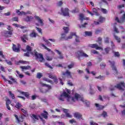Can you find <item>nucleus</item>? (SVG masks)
Here are the masks:
<instances>
[{
    "label": "nucleus",
    "mask_w": 125,
    "mask_h": 125,
    "mask_svg": "<svg viewBox=\"0 0 125 125\" xmlns=\"http://www.w3.org/2000/svg\"><path fill=\"white\" fill-rule=\"evenodd\" d=\"M71 93L70 90L67 89L66 91H64L63 93L59 97V100L61 101H64V98H66V100L69 104H73L74 102H76L79 98H80V95L79 94H75L74 97H72L69 94Z\"/></svg>",
    "instance_id": "obj_1"
},
{
    "label": "nucleus",
    "mask_w": 125,
    "mask_h": 125,
    "mask_svg": "<svg viewBox=\"0 0 125 125\" xmlns=\"http://www.w3.org/2000/svg\"><path fill=\"white\" fill-rule=\"evenodd\" d=\"M32 55L35 57V59L37 61H39L41 63L44 61L43 56L41 53H39L37 51L34 50Z\"/></svg>",
    "instance_id": "obj_2"
},
{
    "label": "nucleus",
    "mask_w": 125,
    "mask_h": 125,
    "mask_svg": "<svg viewBox=\"0 0 125 125\" xmlns=\"http://www.w3.org/2000/svg\"><path fill=\"white\" fill-rule=\"evenodd\" d=\"M40 83L41 86H45L47 88L46 89H45L44 88H42L40 90L41 92H42V93H46V92H48V90H49V89H51V86H50L48 84H46L45 83H43L42 82H40Z\"/></svg>",
    "instance_id": "obj_3"
},
{
    "label": "nucleus",
    "mask_w": 125,
    "mask_h": 125,
    "mask_svg": "<svg viewBox=\"0 0 125 125\" xmlns=\"http://www.w3.org/2000/svg\"><path fill=\"white\" fill-rule=\"evenodd\" d=\"M125 87V82H121L118 84H117L116 86H115L114 87H113V86H111L110 87V90H115V88H118L120 90H124V88Z\"/></svg>",
    "instance_id": "obj_4"
},
{
    "label": "nucleus",
    "mask_w": 125,
    "mask_h": 125,
    "mask_svg": "<svg viewBox=\"0 0 125 125\" xmlns=\"http://www.w3.org/2000/svg\"><path fill=\"white\" fill-rule=\"evenodd\" d=\"M76 56H77V57H78V58H80V57H88V55H87V54L83 52V50L78 51L76 53Z\"/></svg>",
    "instance_id": "obj_5"
},
{
    "label": "nucleus",
    "mask_w": 125,
    "mask_h": 125,
    "mask_svg": "<svg viewBox=\"0 0 125 125\" xmlns=\"http://www.w3.org/2000/svg\"><path fill=\"white\" fill-rule=\"evenodd\" d=\"M109 63L111 64L112 70L114 72V74L115 76H117L118 75V70H117V67L115 66V62H111L109 61Z\"/></svg>",
    "instance_id": "obj_6"
},
{
    "label": "nucleus",
    "mask_w": 125,
    "mask_h": 125,
    "mask_svg": "<svg viewBox=\"0 0 125 125\" xmlns=\"http://www.w3.org/2000/svg\"><path fill=\"white\" fill-rule=\"evenodd\" d=\"M116 21L118 22V23H125V12L124 13V14L121 16L120 19H119V18L116 17L115 18Z\"/></svg>",
    "instance_id": "obj_7"
},
{
    "label": "nucleus",
    "mask_w": 125,
    "mask_h": 125,
    "mask_svg": "<svg viewBox=\"0 0 125 125\" xmlns=\"http://www.w3.org/2000/svg\"><path fill=\"white\" fill-rule=\"evenodd\" d=\"M21 48V46L19 44H18L17 46H16V45L14 44H13V50L15 51V52H20Z\"/></svg>",
    "instance_id": "obj_8"
},
{
    "label": "nucleus",
    "mask_w": 125,
    "mask_h": 125,
    "mask_svg": "<svg viewBox=\"0 0 125 125\" xmlns=\"http://www.w3.org/2000/svg\"><path fill=\"white\" fill-rule=\"evenodd\" d=\"M92 10H93V12L94 14L91 13L89 11H87V12H88V13H89V14H90L91 15V16H93V15H94V14H95V15H96V16H99V13H98V10H97V9H96V8H93Z\"/></svg>",
    "instance_id": "obj_9"
},
{
    "label": "nucleus",
    "mask_w": 125,
    "mask_h": 125,
    "mask_svg": "<svg viewBox=\"0 0 125 125\" xmlns=\"http://www.w3.org/2000/svg\"><path fill=\"white\" fill-rule=\"evenodd\" d=\"M89 46L90 47H92V48H96L97 50L99 49V50H103V48L98 46V45L97 44H89Z\"/></svg>",
    "instance_id": "obj_10"
},
{
    "label": "nucleus",
    "mask_w": 125,
    "mask_h": 125,
    "mask_svg": "<svg viewBox=\"0 0 125 125\" xmlns=\"http://www.w3.org/2000/svg\"><path fill=\"white\" fill-rule=\"evenodd\" d=\"M79 100H81V101H82V102H83L84 103V104H85V105L87 107H89V105H90V103H89V102H88V101H84L83 98L81 97V95H80V98H79L77 101H78Z\"/></svg>",
    "instance_id": "obj_11"
},
{
    "label": "nucleus",
    "mask_w": 125,
    "mask_h": 125,
    "mask_svg": "<svg viewBox=\"0 0 125 125\" xmlns=\"http://www.w3.org/2000/svg\"><path fill=\"white\" fill-rule=\"evenodd\" d=\"M61 10L63 16H69V9L65 8L63 10V8H62Z\"/></svg>",
    "instance_id": "obj_12"
},
{
    "label": "nucleus",
    "mask_w": 125,
    "mask_h": 125,
    "mask_svg": "<svg viewBox=\"0 0 125 125\" xmlns=\"http://www.w3.org/2000/svg\"><path fill=\"white\" fill-rule=\"evenodd\" d=\"M62 75L63 76H66L67 78H72V75H71V72H70L69 70H67L65 72L62 71Z\"/></svg>",
    "instance_id": "obj_13"
},
{
    "label": "nucleus",
    "mask_w": 125,
    "mask_h": 125,
    "mask_svg": "<svg viewBox=\"0 0 125 125\" xmlns=\"http://www.w3.org/2000/svg\"><path fill=\"white\" fill-rule=\"evenodd\" d=\"M36 20L38 21V23H40L41 26H43V22L42 21V20L40 18L39 16H34Z\"/></svg>",
    "instance_id": "obj_14"
},
{
    "label": "nucleus",
    "mask_w": 125,
    "mask_h": 125,
    "mask_svg": "<svg viewBox=\"0 0 125 125\" xmlns=\"http://www.w3.org/2000/svg\"><path fill=\"white\" fill-rule=\"evenodd\" d=\"M31 118L35 121V120H37L38 121L39 118L41 119L42 121H44L43 119H42V116L41 115H36L35 114H32L31 116Z\"/></svg>",
    "instance_id": "obj_15"
},
{
    "label": "nucleus",
    "mask_w": 125,
    "mask_h": 125,
    "mask_svg": "<svg viewBox=\"0 0 125 125\" xmlns=\"http://www.w3.org/2000/svg\"><path fill=\"white\" fill-rule=\"evenodd\" d=\"M24 21H26V22H31V21H33V20H34V17L31 16H27L24 19Z\"/></svg>",
    "instance_id": "obj_16"
},
{
    "label": "nucleus",
    "mask_w": 125,
    "mask_h": 125,
    "mask_svg": "<svg viewBox=\"0 0 125 125\" xmlns=\"http://www.w3.org/2000/svg\"><path fill=\"white\" fill-rule=\"evenodd\" d=\"M15 117L17 120V121H18V123H20V122H23V121H24V118H23V115H21V117H20L19 118H18V116H17V115H15Z\"/></svg>",
    "instance_id": "obj_17"
},
{
    "label": "nucleus",
    "mask_w": 125,
    "mask_h": 125,
    "mask_svg": "<svg viewBox=\"0 0 125 125\" xmlns=\"http://www.w3.org/2000/svg\"><path fill=\"white\" fill-rule=\"evenodd\" d=\"M74 116L75 118H76V119H83V115L81 114V113L79 112H76L74 114Z\"/></svg>",
    "instance_id": "obj_18"
},
{
    "label": "nucleus",
    "mask_w": 125,
    "mask_h": 125,
    "mask_svg": "<svg viewBox=\"0 0 125 125\" xmlns=\"http://www.w3.org/2000/svg\"><path fill=\"white\" fill-rule=\"evenodd\" d=\"M55 51L59 54V56L58 57L59 59H63L64 57L63 56V55L62 54V53L60 52V51L58 50H55Z\"/></svg>",
    "instance_id": "obj_19"
},
{
    "label": "nucleus",
    "mask_w": 125,
    "mask_h": 125,
    "mask_svg": "<svg viewBox=\"0 0 125 125\" xmlns=\"http://www.w3.org/2000/svg\"><path fill=\"white\" fill-rule=\"evenodd\" d=\"M79 17L80 20L81 21H83V20H88V18L84 17V16L83 14H80L79 15Z\"/></svg>",
    "instance_id": "obj_20"
},
{
    "label": "nucleus",
    "mask_w": 125,
    "mask_h": 125,
    "mask_svg": "<svg viewBox=\"0 0 125 125\" xmlns=\"http://www.w3.org/2000/svg\"><path fill=\"white\" fill-rule=\"evenodd\" d=\"M44 113H41V116L43 117L44 119H45L46 120H47L48 118L47 116H48V113H47V112H46V111H44Z\"/></svg>",
    "instance_id": "obj_21"
},
{
    "label": "nucleus",
    "mask_w": 125,
    "mask_h": 125,
    "mask_svg": "<svg viewBox=\"0 0 125 125\" xmlns=\"http://www.w3.org/2000/svg\"><path fill=\"white\" fill-rule=\"evenodd\" d=\"M38 36V33H36V30H33L31 33L30 34L31 38H36Z\"/></svg>",
    "instance_id": "obj_22"
},
{
    "label": "nucleus",
    "mask_w": 125,
    "mask_h": 125,
    "mask_svg": "<svg viewBox=\"0 0 125 125\" xmlns=\"http://www.w3.org/2000/svg\"><path fill=\"white\" fill-rule=\"evenodd\" d=\"M75 35L76 33H70V36L65 38V41H67V40H71V39H73V36H75Z\"/></svg>",
    "instance_id": "obj_23"
},
{
    "label": "nucleus",
    "mask_w": 125,
    "mask_h": 125,
    "mask_svg": "<svg viewBox=\"0 0 125 125\" xmlns=\"http://www.w3.org/2000/svg\"><path fill=\"white\" fill-rule=\"evenodd\" d=\"M26 50L27 51V52H30V54H32V55H33V53H34V52L32 51V47H31V46L29 45H27Z\"/></svg>",
    "instance_id": "obj_24"
},
{
    "label": "nucleus",
    "mask_w": 125,
    "mask_h": 125,
    "mask_svg": "<svg viewBox=\"0 0 125 125\" xmlns=\"http://www.w3.org/2000/svg\"><path fill=\"white\" fill-rule=\"evenodd\" d=\"M21 40L23 42H26L25 40H28V36H27V35H23V36L21 37Z\"/></svg>",
    "instance_id": "obj_25"
},
{
    "label": "nucleus",
    "mask_w": 125,
    "mask_h": 125,
    "mask_svg": "<svg viewBox=\"0 0 125 125\" xmlns=\"http://www.w3.org/2000/svg\"><path fill=\"white\" fill-rule=\"evenodd\" d=\"M42 39L46 42V44L47 45H49V46H51V43L49 41H48L47 40H46L44 37H42Z\"/></svg>",
    "instance_id": "obj_26"
},
{
    "label": "nucleus",
    "mask_w": 125,
    "mask_h": 125,
    "mask_svg": "<svg viewBox=\"0 0 125 125\" xmlns=\"http://www.w3.org/2000/svg\"><path fill=\"white\" fill-rule=\"evenodd\" d=\"M20 92L21 94H22L23 95H24V96H25V97H26L27 98H29V93L27 92H22V91H20Z\"/></svg>",
    "instance_id": "obj_27"
},
{
    "label": "nucleus",
    "mask_w": 125,
    "mask_h": 125,
    "mask_svg": "<svg viewBox=\"0 0 125 125\" xmlns=\"http://www.w3.org/2000/svg\"><path fill=\"white\" fill-rule=\"evenodd\" d=\"M20 68L22 70H31V66H21Z\"/></svg>",
    "instance_id": "obj_28"
},
{
    "label": "nucleus",
    "mask_w": 125,
    "mask_h": 125,
    "mask_svg": "<svg viewBox=\"0 0 125 125\" xmlns=\"http://www.w3.org/2000/svg\"><path fill=\"white\" fill-rule=\"evenodd\" d=\"M114 38L117 41V42L120 43L121 42V38L116 35H114Z\"/></svg>",
    "instance_id": "obj_29"
},
{
    "label": "nucleus",
    "mask_w": 125,
    "mask_h": 125,
    "mask_svg": "<svg viewBox=\"0 0 125 125\" xmlns=\"http://www.w3.org/2000/svg\"><path fill=\"white\" fill-rule=\"evenodd\" d=\"M43 81H45V82H47L48 83H51V84H53L54 83L53 81L47 78H43Z\"/></svg>",
    "instance_id": "obj_30"
},
{
    "label": "nucleus",
    "mask_w": 125,
    "mask_h": 125,
    "mask_svg": "<svg viewBox=\"0 0 125 125\" xmlns=\"http://www.w3.org/2000/svg\"><path fill=\"white\" fill-rule=\"evenodd\" d=\"M63 30L64 32V34H68L69 33V27H63Z\"/></svg>",
    "instance_id": "obj_31"
},
{
    "label": "nucleus",
    "mask_w": 125,
    "mask_h": 125,
    "mask_svg": "<svg viewBox=\"0 0 125 125\" xmlns=\"http://www.w3.org/2000/svg\"><path fill=\"white\" fill-rule=\"evenodd\" d=\"M74 36H75V42H81V41H80V37L76 35V33Z\"/></svg>",
    "instance_id": "obj_32"
},
{
    "label": "nucleus",
    "mask_w": 125,
    "mask_h": 125,
    "mask_svg": "<svg viewBox=\"0 0 125 125\" xmlns=\"http://www.w3.org/2000/svg\"><path fill=\"white\" fill-rule=\"evenodd\" d=\"M40 45H41L42 46V47H44V48L45 49L47 50V51H51V50L50 49H49V48H47V47H46L44 44H42V43H40Z\"/></svg>",
    "instance_id": "obj_33"
},
{
    "label": "nucleus",
    "mask_w": 125,
    "mask_h": 125,
    "mask_svg": "<svg viewBox=\"0 0 125 125\" xmlns=\"http://www.w3.org/2000/svg\"><path fill=\"white\" fill-rule=\"evenodd\" d=\"M66 33H62L61 34V40H66Z\"/></svg>",
    "instance_id": "obj_34"
},
{
    "label": "nucleus",
    "mask_w": 125,
    "mask_h": 125,
    "mask_svg": "<svg viewBox=\"0 0 125 125\" xmlns=\"http://www.w3.org/2000/svg\"><path fill=\"white\" fill-rule=\"evenodd\" d=\"M21 112H22L23 116H24V117H26V116H28V113L27 112V110L22 108L21 109Z\"/></svg>",
    "instance_id": "obj_35"
},
{
    "label": "nucleus",
    "mask_w": 125,
    "mask_h": 125,
    "mask_svg": "<svg viewBox=\"0 0 125 125\" xmlns=\"http://www.w3.org/2000/svg\"><path fill=\"white\" fill-rule=\"evenodd\" d=\"M104 21H105V19L103 17H100L99 19V22L100 23H103Z\"/></svg>",
    "instance_id": "obj_36"
},
{
    "label": "nucleus",
    "mask_w": 125,
    "mask_h": 125,
    "mask_svg": "<svg viewBox=\"0 0 125 125\" xmlns=\"http://www.w3.org/2000/svg\"><path fill=\"white\" fill-rule=\"evenodd\" d=\"M95 79H100V80H101L102 81H103L105 79V77L104 76H102L101 75H100L98 77H96Z\"/></svg>",
    "instance_id": "obj_37"
},
{
    "label": "nucleus",
    "mask_w": 125,
    "mask_h": 125,
    "mask_svg": "<svg viewBox=\"0 0 125 125\" xmlns=\"http://www.w3.org/2000/svg\"><path fill=\"white\" fill-rule=\"evenodd\" d=\"M85 36H92V33H91V32L90 31H85Z\"/></svg>",
    "instance_id": "obj_38"
},
{
    "label": "nucleus",
    "mask_w": 125,
    "mask_h": 125,
    "mask_svg": "<svg viewBox=\"0 0 125 125\" xmlns=\"http://www.w3.org/2000/svg\"><path fill=\"white\" fill-rule=\"evenodd\" d=\"M16 12H17V13H18V15H20V16H22V15H24V13H23V12H24V11L20 12V11H19V10H17Z\"/></svg>",
    "instance_id": "obj_39"
},
{
    "label": "nucleus",
    "mask_w": 125,
    "mask_h": 125,
    "mask_svg": "<svg viewBox=\"0 0 125 125\" xmlns=\"http://www.w3.org/2000/svg\"><path fill=\"white\" fill-rule=\"evenodd\" d=\"M42 77V73H41L40 72L38 73L37 74V78L38 79H41Z\"/></svg>",
    "instance_id": "obj_40"
},
{
    "label": "nucleus",
    "mask_w": 125,
    "mask_h": 125,
    "mask_svg": "<svg viewBox=\"0 0 125 125\" xmlns=\"http://www.w3.org/2000/svg\"><path fill=\"white\" fill-rule=\"evenodd\" d=\"M79 8H75L74 9L72 10V13H77V12H79Z\"/></svg>",
    "instance_id": "obj_41"
},
{
    "label": "nucleus",
    "mask_w": 125,
    "mask_h": 125,
    "mask_svg": "<svg viewBox=\"0 0 125 125\" xmlns=\"http://www.w3.org/2000/svg\"><path fill=\"white\" fill-rule=\"evenodd\" d=\"M105 53L104 54H108L110 51V48L107 47L104 49Z\"/></svg>",
    "instance_id": "obj_42"
},
{
    "label": "nucleus",
    "mask_w": 125,
    "mask_h": 125,
    "mask_svg": "<svg viewBox=\"0 0 125 125\" xmlns=\"http://www.w3.org/2000/svg\"><path fill=\"white\" fill-rule=\"evenodd\" d=\"M52 80H54V82L55 83H58V79H57L56 76H54Z\"/></svg>",
    "instance_id": "obj_43"
},
{
    "label": "nucleus",
    "mask_w": 125,
    "mask_h": 125,
    "mask_svg": "<svg viewBox=\"0 0 125 125\" xmlns=\"http://www.w3.org/2000/svg\"><path fill=\"white\" fill-rule=\"evenodd\" d=\"M23 15H27V14H32V12L30 11H27L26 12H22Z\"/></svg>",
    "instance_id": "obj_44"
},
{
    "label": "nucleus",
    "mask_w": 125,
    "mask_h": 125,
    "mask_svg": "<svg viewBox=\"0 0 125 125\" xmlns=\"http://www.w3.org/2000/svg\"><path fill=\"white\" fill-rule=\"evenodd\" d=\"M9 94L10 95V96L12 98V99H15V97L14 96V94H12L11 91H9Z\"/></svg>",
    "instance_id": "obj_45"
},
{
    "label": "nucleus",
    "mask_w": 125,
    "mask_h": 125,
    "mask_svg": "<svg viewBox=\"0 0 125 125\" xmlns=\"http://www.w3.org/2000/svg\"><path fill=\"white\" fill-rule=\"evenodd\" d=\"M21 106H22L21 105V104H20L19 103H17L16 105V108H17V109H20V107H21Z\"/></svg>",
    "instance_id": "obj_46"
},
{
    "label": "nucleus",
    "mask_w": 125,
    "mask_h": 125,
    "mask_svg": "<svg viewBox=\"0 0 125 125\" xmlns=\"http://www.w3.org/2000/svg\"><path fill=\"white\" fill-rule=\"evenodd\" d=\"M121 106L122 107V108H124V109L122 111V113L123 115H124V116H125V105Z\"/></svg>",
    "instance_id": "obj_47"
},
{
    "label": "nucleus",
    "mask_w": 125,
    "mask_h": 125,
    "mask_svg": "<svg viewBox=\"0 0 125 125\" xmlns=\"http://www.w3.org/2000/svg\"><path fill=\"white\" fill-rule=\"evenodd\" d=\"M74 63H72L70 64H69L67 67L68 69H72V68L74 67Z\"/></svg>",
    "instance_id": "obj_48"
},
{
    "label": "nucleus",
    "mask_w": 125,
    "mask_h": 125,
    "mask_svg": "<svg viewBox=\"0 0 125 125\" xmlns=\"http://www.w3.org/2000/svg\"><path fill=\"white\" fill-rule=\"evenodd\" d=\"M87 24V22H85L83 24H82V26L79 25V28H85V26H86Z\"/></svg>",
    "instance_id": "obj_49"
},
{
    "label": "nucleus",
    "mask_w": 125,
    "mask_h": 125,
    "mask_svg": "<svg viewBox=\"0 0 125 125\" xmlns=\"http://www.w3.org/2000/svg\"><path fill=\"white\" fill-rule=\"evenodd\" d=\"M5 34L6 35H10V36H12V31H10V30L7 31L5 32Z\"/></svg>",
    "instance_id": "obj_50"
},
{
    "label": "nucleus",
    "mask_w": 125,
    "mask_h": 125,
    "mask_svg": "<svg viewBox=\"0 0 125 125\" xmlns=\"http://www.w3.org/2000/svg\"><path fill=\"white\" fill-rule=\"evenodd\" d=\"M7 30H8V31H10L11 32H13V28L10 26V25L8 26Z\"/></svg>",
    "instance_id": "obj_51"
},
{
    "label": "nucleus",
    "mask_w": 125,
    "mask_h": 125,
    "mask_svg": "<svg viewBox=\"0 0 125 125\" xmlns=\"http://www.w3.org/2000/svg\"><path fill=\"white\" fill-rule=\"evenodd\" d=\"M45 66H46L47 67H48V68H50V69H53V68L52 67V66H51V65H49V63L46 62L45 63Z\"/></svg>",
    "instance_id": "obj_52"
},
{
    "label": "nucleus",
    "mask_w": 125,
    "mask_h": 125,
    "mask_svg": "<svg viewBox=\"0 0 125 125\" xmlns=\"http://www.w3.org/2000/svg\"><path fill=\"white\" fill-rule=\"evenodd\" d=\"M30 52H27L26 53L24 54V56H26V57H30Z\"/></svg>",
    "instance_id": "obj_53"
},
{
    "label": "nucleus",
    "mask_w": 125,
    "mask_h": 125,
    "mask_svg": "<svg viewBox=\"0 0 125 125\" xmlns=\"http://www.w3.org/2000/svg\"><path fill=\"white\" fill-rule=\"evenodd\" d=\"M104 42L105 43H109V37H106L104 38Z\"/></svg>",
    "instance_id": "obj_54"
},
{
    "label": "nucleus",
    "mask_w": 125,
    "mask_h": 125,
    "mask_svg": "<svg viewBox=\"0 0 125 125\" xmlns=\"http://www.w3.org/2000/svg\"><path fill=\"white\" fill-rule=\"evenodd\" d=\"M48 77L50 78V79H53L54 78V76L55 75H52V74L51 73H48L47 74Z\"/></svg>",
    "instance_id": "obj_55"
},
{
    "label": "nucleus",
    "mask_w": 125,
    "mask_h": 125,
    "mask_svg": "<svg viewBox=\"0 0 125 125\" xmlns=\"http://www.w3.org/2000/svg\"><path fill=\"white\" fill-rule=\"evenodd\" d=\"M46 59L47 61H52V57H51L47 56L46 57Z\"/></svg>",
    "instance_id": "obj_56"
},
{
    "label": "nucleus",
    "mask_w": 125,
    "mask_h": 125,
    "mask_svg": "<svg viewBox=\"0 0 125 125\" xmlns=\"http://www.w3.org/2000/svg\"><path fill=\"white\" fill-rule=\"evenodd\" d=\"M11 103V102L9 100V99H7L6 101V105H9Z\"/></svg>",
    "instance_id": "obj_57"
},
{
    "label": "nucleus",
    "mask_w": 125,
    "mask_h": 125,
    "mask_svg": "<svg viewBox=\"0 0 125 125\" xmlns=\"http://www.w3.org/2000/svg\"><path fill=\"white\" fill-rule=\"evenodd\" d=\"M101 11L102 12H103V13H104V14L107 13V10H106V9L101 8Z\"/></svg>",
    "instance_id": "obj_58"
},
{
    "label": "nucleus",
    "mask_w": 125,
    "mask_h": 125,
    "mask_svg": "<svg viewBox=\"0 0 125 125\" xmlns=\"http://www.w3.org/2000/svg\"><path fill=\"white\" fill-rule=\"evenodd\" d=\"M69 123L70 124H74V123H76V120H75V119H72L69 120Z\"/></svg>",
    "instance_id": "obj_59"
},
{
    "label": "nucleus",
    "mask_w": 125,
    "mask_h": 125,
    "mask_svg": "<svg viewBox=\"0 0 125 125\" xmlns=\"http://www.w3.org/2000/svg\"><path fill=\"white\" fill-rule=\"evenodd\" d=\"M3 2H4V3H6V4H8V3H9V2H10V1L9 0H2Z\"/></svg>",
    "instance_id": "obj_60"
},
{
    "label": "nucleus",
    "mask_w": 125,
    "mask_h": 125,
    "mask_svg": "<svg viewBox=\"0 0 125 125\" xmlns=\"http://www.w3.org/2000/svg\"><path fill=\"white\" fill-rule=\"evenodd\" d=\"M102 116L104 117V118H106V117H107V112L105 111H104L103 114H102Z\"/></svg>",
    "instance_id": "obj_61"
},
{
    "label": "nucleus",
    "mask_w": 125,
    "mask_h": 125,
    "mask_svg": "<svg viewBox=\"0 0 125 125\" xmlns=\"http://www.w3.org/2000/svg\"><path fill=\"white\" fill-rule=\"evenodd\" d=\"M104 107L103 105H99V108H97L98 110H103V109H104Z\"/></svg>",
    "instance_id": "obj_62"
},
{
    "label": "nucleus",
    "mask_w": 125,
    "mask_h": 125,
    "mask_svg": "<svg viewBox=\"0 0 125 125\" xmlns=\"http://www.w3.org/2000/svg\"><path fill=\"white\" fill-rule=\"evenodd\" d=\"M90 125H98V124L94 123V122L91 121L90 122Z\"/></svg>",
    "instance_id": "obj_63"
},
{
    "label": "nucleus",
    "mask_w": 125,
    "mask_h": 125,
    "mask_svg": "<svg viewBox=\"0 0 125 125\" xmlns=\"http://www.w3.org/2000/svg\"><path fill=\"white\" fill-rule=\"evenodd\" d=\"M30 107L31 109H35L36 108V105L35 104H32L30 105Z\"/></svg>",
    "instance_id": "obj_64"
}]
</instances>
